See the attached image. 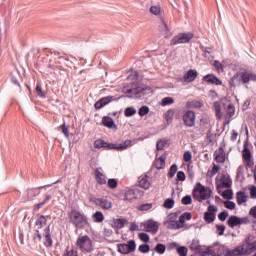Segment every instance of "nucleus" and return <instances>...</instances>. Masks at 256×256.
<instances>
[{"label":"nucleus","instance_id":"13","mask_svg":"<svg viewBox=\"0 0 256 256\" xmlns=\"http://www.w3.org/2000/svg\"><path fill=\"white\" fill-rule=\"evenodd\" d=\"M45 187H51V185L39 186L36 188H29L27 190V199L29 201H33L35 197H39V195H41V189H45Z\"/></svg>","mask_w":256,"mask_h":256},{"label":"nucleus","instance_id":"2","mask_svg":"<svg viewBox=\"0 0 256 256\" xmlns=\"http://www.w3.org/2000/svg\"><path fill=\"white\" fill-rule=\"evenodd\" d=\"M212 193L213 191L211 190V188L203 186V184H201L200 182L196 183L192 191L193 198L199 201V203L210 199Z\"/></svg>","mask_w":256,"mask_h":256},{"label":"nucleus","instance_id":"40","mask_svg":"<svg viewBox=\"0 0 256 256\" xmlns=\"http://www.w3.org/2000/svg\"><path fill=\"white\" fill-rule=\"evenodd\" d=\"M173 103H175V99H173L172 97H165L161 100L160 105L162 107H167V105H173Z\"/></svg>","mask_w":256,"mask_h":256},{"label":"nucleus","instance_id":"62","mask_svg":"<svg viewBox=\"0 0 256 256\" xmlns=\"http://www.w3.org/2000/svg\"><path fill=\"white\" fill-rule=\"evenodd\" d=\"M187 247H185V246H179L178 248H177V253H178V255H180V256H187Z\"/></svg>","mask_w":256,"mask_h":256},{"label":"nucleus","instance_id":"26","mask_svg":"<svg viewBox=\"0 0 256 256\" xmlns=\"http://www.w3.org/2000/svg\"><path fill=\"white\" fill-rule=\"evenodd\" d=\"M139 187L141 189H149L151 183L149 182V176L147 174L140 177V180L138 181Z\"/></svg>","mask_w":256,"mask_h":256},{"label":"nucleus","instance_id":"14","mask_svg":"<svg viewBox=\"0 0 256 256\" xmlns=\"http://www.w3.org/2000/svg\"><path fill=\"white\" fill-rule=\"evenodd\" d=\"M217 211V206H208L207 212L204 213V221L206 223H213L215 221V212Z\"/></svg>","mask_w":256,"mask_h":256},{"label":"nucleus","instance_id":"51","mask_svg":"<svg viewBox=\"0 0 256 256\" xmlns=\"http://www.w3.org/2000/svg\"><path fill=\"white\" fill-rule=\"evenodd\" d=\"M138 250L140 253H149V251H151V246H149V244H141L138 247Z\"/></svg>","mask_w":256,"mask_h":256},{"label":"nucleus","instance_id":"33","mask_svg":"<svg viewBox=\"0 0 256 256\" xmlns=\"http://www.w3.org/2000/svg\"><path fill=\"white\" fill-rule=\"evenodd\" d=\"M240 83L247 85L251 81V73L249 72H239Z\"/></svg>","mask_w":256,"mask_h":256},{"label":"nucleus","instance_id":"41","mask_svg":"<svg viewBox=\"0 0 256 256\" xmlns=\"http://www.w3.org/2000/svg\"><path fill=\"white\" fill-rule=\"evenodd\" d=\"M223 199H226L227 201H231L233 199V190L232 189H226L222 193Z\"/></svg>","mask_w":256,"mask_h":256},{"label":"nucleus","instance_id":"3","mask_svg":"<svg viewBox=\"0 0 256 256\" xmlns=\"http://www.w3.org/2000/svg\"><path fill=\"white\" fill-rule=\"evenodd\" d=\"M195 35L192 32H180L172 39L170 40V47H175V45H181V44H186L193 39Z\"/></svg>","mask_w":256,"mask_h":256},{"label":"nucleus","instance_id":"16","mask_svg":"<svg viewBox=\"0 0 256 256\" xmlns=\"http://www.w3.org/2000/svg\"><path fill=\"white\" fill-rule=\"evenodd\" d=\"M103 168L98 167L95 169V181L98 185H106L107 184V176L103 174Z\"/></svg>","mask_w":256,"mask_h":256},{"label":"nucleus","instance_id":"47","mask_svg":"<svg viewBox=\"0 0 256 256\" xmlns=\"http://www.w3.org/2000/svg\"><path fill=\"white\" fill-rule=\"evenodd\" d=\"M150 13H152V15H156L157 17H161V6H151Z\"/></svg>","mask_w":256,"mask_h":256},{"label":"nucleus","instance_id":"34","mask_svg":"<svg viewBox=\"0 0 256 256\" xmlns=\"http://www.w3.org/2000/svg\"><path fill=\"white\" fill-rule=\"evenodd\" d=\"M92 219H93L94 223H103V221H105V215H103V212H101V211H96L92 215Z\"/></svg>","mask_w":256,"mask_h":256},{"label":"nucleus","instance_id":"32","mask_svg":"<svg viewBox=\"0 0 256 256\" xmlns=\"http://www.w3.org/2000/svg\"><path fill=\"white\" fill-rule=\"evenodd\" d=\"M239 84H241V79L239 78V72H236L229 80V87L233 89V87H237Z\"/></svg>","mask_w":256,"mask_h":256},{"label":"nucleus","instance_id":"59","mask_svg":"<svg viewBox=\"0 0 256 256\" xmlns=\"http://www.w3.org/2000/svg\"><path fill=\"white\" fill-rule=\"evenodd\" d=\"M103 145H105V140L103 139H97L96 141H94L95 149H103Z\"/></svg>","mask_w":256,"mask_h":256},{"label":"nucleus","instance_id":"12","mask_svg":"<svg viewBox=\"0 0 256 256\" xmlns=\"http://www.w3.org/2000/svg\"><path fill=\"white\" fill-rule=\"evenodd\" d=\"M132 141L125 140L122 144H115V143H108V147L106 148L107 151L115 150V151H125L127 147H131Z\"/></svg>","mask_w":256,"mask_h":256},{"label":"nucleus","instance_id":"45","mask_svg":"<svg viewBox=\"0 0 256 256\" xmlns=\"http://www.w3.org/2000/svg\"><path fill=\"white\" fill-rule=\"evenodd\" d=\"M165 209H173L175 207V200L173 198H168L164 202Z\"/></svg>","mask_w":256,"mask_h":256},{"label":"nucleus","instance_id":"30","mask_svg":"<svg viewBox=\"0 0 256 256\" xmlns=\"http://www.w3.org/2000/svg\"><path fill=\"white\" fill-rule=\"evenodd\" d=\"M47 217H49V216L40 215L36 219L35 225H36V227H38V229H43V227H45L47 225Z\"/></svg>","mask_w":256,"mask_h":256},{"label":"nucleus","instance_id":"64","mask_svg":"<svg viewBox=\"0 0 256 256\" xmlns=\"http://www.w3.org/2000/svg\"><path fill=\"white\" fill-rule=\"evenodd\" d=\"M191 159H193V154H191L190 151L184 152V154H183V160H184L186 163H189V161H191Z\"/></svg>","mask_w":256,"mask_h":256},{"label":"nucleus","instance_id":"54","mask_svg":"<svg viewBox=\"0 0 256 256\" xmlns=\"http://www.w3.org/2000/svg\"><path fill=\"white\" fill-rule=\"evenodd\" d=\"M138 237L140 239V241H143V243H149V234L145 233V232H141L138 234Z\"/></svg>","mask_w":256,"mask_h":256},{"label":"nucleus","instance_id":"42","mask_svg":"<svg viewBox=\"0 0 256 256\" xmlns=\"http://www.w3.org/2000/svg\"><path fill=\"white\" fill-rule=\"evenodd\" d=\"M137 110L134 107H127L124 110L125 117H133V115H136Z\"/></svg>","mask_w":256,"mask_h":256},{"label":"nucleus","instance_id":"44","mask_svg":"<svg viewBox=\"0 0 256 256\" xmlns=\"http://www.w3.org/2000/svg\"><path fill=\"white\" fill-rule=\"evenodd\" d=\"M167 247H165L164 244L158 243L154 250L156 251V253H159V255H163V253H165Z\"/></svg>","mask_w":256,"mask_h":256},{"label":"nucleus","instance_id":"39","mask_svg":"<svg viewBox=\"0 0 256 256\" xmlns=\"http://www.w3.org/2000/svg\"><path fill=\"white\" fill-rule=\"evenodd\" d=\"M177 169H178L177 164H172L170 166V169L167 174L168 179H173V177H175V173H177Z\"/></svg>","mask_w":256,"mask_h":256},{"label":"nucleus","instance_id":"11","mask_svg":"<svg viewBox=\"0 0 256 256\" xmlns=\"http://www.w3.org/2000/svg\"><path fill=\"white\" fill-rule=\"evenodd\" d=\"M142 225L146 233H152L153 235H156V233L159 231V224L153 219L147 220Z\"/></svg>","mask_w":256,"mask_h":256},{"label":"nucleus","instance_id":"52","mask_svg":"<svg viewBox=\"0 0 256 256\" xmlns=\"http://www.w3.org/2000/svg\"><path fill=\"white\" fill-rule=\"evenodd\" d=\"M182 205H191L193 203V198L191 195H186L181 200Z\"/></svg>","mask_w":256,"mask_h":256},{"label":"nucleus","instance_id":"46","mask_svg":"<svg viewBox=\"0 0 256 256\" xmlns=\"http://www.w3.org/2000/svg\"><path fill=\"white\" fill-rule=\"evenodd\" d=\"M138 115L140 117H145V115H149V106H142L138 110Z\"/></svg>","mask_w":256,"mask_h":256},{"label":"nucleus","instance_id":"20","mask_svg":"<svg viewBox=\"0 0 256 256\" xmlns=\"http://www.w3.org/2000/svg\"><path fill=\"white\" fill-rule=\"evenodd\" d=\"M126 223H127V219L125 218H117V219L113 218L110 223V227H112L113 229H123Z\"/></svg>","mask_w":256,"mask_h":256},{"label":"nucleus","instance_id":"28","mask_svg":"<svg viewBox=\"0 0 256 256\" xmlns=\"http://www.w3.org/2000/svg\"><path fill=\"white\" fill-rule=\"evenodd\" d=\"M247 193L245 191H238L236 193V201L238 205H243V203H247Z\"/></svg>","mask_w":256,"mask_h":256},{"label":"nucleus","instance_id":"63","mask_svg":"<svg viewBox=\"0 0 256 256\" xmlns=\"http://www.w3.org/2000/svg\"><path fill=\"white\" fill-rule=\"evenodd\" d=\"M185 172L183 171H178L176 175V182L179 183V181H185Z\"/></svg>","mask_w":256,"mask_h":256},{"label":"nucleus","instance_id":"57","mask_svg":"<svg viewBox=\"0 0 256 256\" xmlns=\"http://www.w3.org/2000/svg\"><path fill=\"white\" fill-rule=\"evenodd\" d=\"M243 173H245V167L243 165H240L236 172V179H243Z\"/></svg>","mask_w":256,"mask_h":256},{"label":"nucleus","instance_id":"4","mask_svg":"<svg viewBox=\"0 0 256 256\" xmlns=\"http://www.w3.org/2000/svg\"><path fill=\"white\" fill-rule=\"evenodd\" d=\"M76 246L79 247L83 253H91L93 251V240L87 235L79 237Z\"/></svg>","mask_w":256,"mask_h":256},{"label":"nucleus","instance_id":"37","mask_svg":"<svg viewBox=\"0 0 256 256\" xmlns=\"http://www.w3.org/2000/svg\"><path fill=\"white\" fill-rule=\"evenodd\" d=\"M242 246H244V255H251L253 251H256V240L250 244V247H245V244H243Z\"/></svg>","mask_w":256,"mask_h":256},{"label":"nucleus","instance_id":"29","mask_svg":"<svg viewBox=\"0 0 256 256\" xmlns=\"http://www.w3.org/2000/svg\"><path fill=\"white\" fill-rule=\"evenodd\" d=\"M175 117V108L169 109L164 114V119L168 125L173 123V118Z\"/></svg>","mask_w":256,"mask_h":256},{"label":"nucleus","instance_id":"60","mask_svg":"<svg viewBox=\"0 0 256 256\" xmlns=\"http://www.w3.org/2000/svg\"><path fill=\"white\" fill-rule=\"evenodd\" d=\"M224 206L226 209H230V211H233V209H235V207H237L235 202L229 201V200L224 202Z\"/></svg>","mask_w":256,"mask_h":256},{"label":"nucleus","instance_id":"31","mask_svg":"<svg viewBox=\"0 0 256 256\" xmlns=\"http://www.w3.org/2000/svg\"><path fill=\"white\" fill-rule=\"evenodd\" d=\"M137 199V194H135V190H128L124 194V201H129V203H133Z\"/></svg>","mask_w":256,"mask_h":256},{"label":"nucleus","instance_id":"43","mask_svg":"<svg viewBox=\"0 0 256 256\" xmlns=\"http://www.w3.org/2000/svg\"><path fill=\"white\" fill-rule=\"evenodd\" d=\"M107 185H108L109 189H117L119 182L115 178H110L107 181Z\"/></svg>","mask_w":256,"mask_h":256},{"label":"nucleus","instance_id":"10","mask_svg":"<svg viewBox=\"0 0 256 256\" xmlns=\"http://www.w3.org/2000/svg\"><path fill=\"white\" fill-rule=\"evenodd\" d=\"M145 91H151V87L136 86L135 88L124 90V93H126V95H134L135 97H143L145 96Z\"/></svg>","mask_w":256,"mask_h":256},{"label":"nucleus","instance_id":"15","mask_svg":"<svg viewBox=\"0 0 256 256\" xmlns=\"http://www.w3.org/2000/svg\"><path fill=\"white\" fill-rule=\"evenodd\" d=\"M94 203L97 205V207L104 209V211H108V209L113 207V203H111V201H109L107 198H95Z\"/></svg>","mask_w":256,"mask_h":256},{"label":"nucleus","instance_id":"61","mask_svg":"<svg viewBox=\"0 0 256 256\" xmlns=\"http://www.w3.org/2000/svg\"><path fill=\"white\" fill-rule=\"evenodd\" d=\"M219 171H221V166L214 164L212 167V170L210 172V177H213L214 175H217V173H219Z\"/></svg>","mask_w":256,"mask_h":256},{"label":"nucleus","instance_id":"27","mask_svg":"<svg viewBox=\"0 0 256 256\" xmlns=\"http://www.w3.org/2000/svg\"><path fill=\"white\" fill-rule=\"evenodd\" d=\"M215 156V161L217 163H223L225 161V150L223 149V147H220L218 149V152L216 151L214 153Z\"/></svg>","mask_w":256,"mask_h":256},{"label":"nucleus","instance_id":"25","mask_svg":"<svg viewBox=\"0 0 256 256\" xmlns=\"http://www.w3.org/2000/svg\"><path fill=\"white\" fill-rule=\"evenodd\" d=\"M226 223L231 229H235V227H239V225H241L239 217L235 215L230 216Z\"/></svg>","mask_w":256,"mask_h":256},{"label":"nucleus","instance_id":"38","mask_svg":"<svg viewBox=\"0 0 256 256\" xmlns=\"http://www.w3.org/2000/svg\"><path fill=\"white\" fill-rule=\"evenodd\" d=\"M35 93L41 99H45V97H47V94L45 93V91H43V87H41L40 83H37Z\"/></svg>","mask_w":256,"mask_h":256},{"label":"nucleus","instance_id":"18","mask_svg":"<svg viewBox=\"0 0 256 256\" xmlns=\"http://www.w3.org/2000/svg\"><path fill=\"white\" fill-rule=\"evenodd\" d=\"M197 77H199V72L195 69H190L184 74L183 81H185V83H193Z\"/></svg>","mask_w":256,"mask_h":256},{"label":"nucleus","instance_id":"36","mask_svg":"<svg viewBox=\"0 0 256 256\" xmlns=\"http://www.w3.org/2000/svg\"><path fill=\"white\" fill-rule=\"evenodd\" d=\"M153 166L158 169H165V157L161 156L160 159L155 160Z\"/></svg>","mask_w":256,"mask_h":256},{"label":"nucleus","instance_id":"48","mask_svg":"<svg viewBox=\"0 0 256 256\" xmlns=\"http://www.w3.org/2000/svg\"><path fill=\"white\" fill-rule=\"evenodd\" d=\"M102 105H109V103H111V101H115V96H105L102 97L101 99Z\"/></svg>","mask_w":256,"mask_h":256},{"label":"nucleus","instance_id":"55","mask_svg":"<svg viewBox=\"0 0 256 256\" xmlns=\"http://www.w3.org/2000/svg\"><path fill=\"white\" fill-rule=\"evenodd\" d=\"M149 209H153V204L146 203L138 206V211H149Z\"/></svg>","mask_w":256,"mask_h":256},{"label":"nucleus","instance_id":"22","mask_svg":"<svg viewBox=\"0 0 256 256\" xmlns=\"http://www.w3.org/2000/svg\"><path fill=\"white\" fill-rule=\"evenodd\" d=\"M102 125L107 127L108 129H117V124H115V120L109 116H104L102 118Z\"/></svg>","mask_w":256,"mask_h":256},{"label":"nucleus","instance_id":"23","mask_svg":"<svg viewBox=\"0 0 256 256\" xmlns=\"http://www.w3.org/2000/svg\"><path fill=\"white\" fill-rule=\"evenodd\" d=\"M226 255L228 256H245L244 246H237L234 250H227Z\"/></svg>","mask_w":256,"mask_h":256},{"label":"nucleus","instance_id":"5","mask_svg":"<svg viewBox=\"0 0 256 256\" xmlns=\"http://www.w3.org/2000/svg\"><path fill=\"white\" fill-rule=\"evenodd\" d=\"M190 249L191 251H195L196 253H198V255L201 256H217V254L215 253V251L211 250V249H207V250H202L201 249V244H199V240H192L191 244H190Z\"/></svg>","mask_w":256,"mask_h":256},{"label":"nucleus","instance_id":"19","mask_svg":"<svg viewBox=\"0 0 256 256\" xmlns=\"http://www.w3.org/2000/svg\"><path fill=\"white\" fill-rule=\"evenodd\" d=\"M202 81L205 83H210L211 85H223V81L219 79V77L215 76V74H207L202 78Z\"/></svg>","mask_w":256,"mask_h":256},{"label":"nucleus","instance_id":"6","mask_svg":"<svg viewBox=\"0 0 256 256\" xmlns=\"http://www.w3.org/2000/svg\"><path fill=\"white\" fill-rule=\"evenodd\" d=\"M117 249L118 253H121L122 255H129V253H133V251L137 249V244L135 243V240H130L128 241V244H117Z\"/></svg>","mask_w":256,"mask_h":256},{"label":"nucleus","instance_id":"9","mask_svg":"<svg viewBox=\"0 0 256 256\" xmlns=\"http://www.w3.org/2000/svg\"><path fill=\"white\" fill-rule=\"evenodd\" d=\"M233 185V181L231 180V176L222 174L220 178V182L216 178V189L218 193H221V190L219 189H229Z\"/></svg>","mask_w":256,"mask_h":256},{"label":"nucleus","instance_id":"35","mask_svg":"<svg viewBox=\"0 0 256 256\" xmlns=\"http://www.w3.org/2000/svg\"><path fill=\"white\" fill-rule=\"evenodd\" d=\"M167 229L175 231L181 229V226L178 225V222L176 220H173V216H170Z\"/></svg>","mask_w":256,"mask_h":256},{"label":"nucleus","instance_id":"7","mask_svg":"<svg viewBox=\"0 0 256 256\" xmlns=\"http://www.w3.org/2000/svg\"><path fill=\"white\" fill-rule=\"evenodd\" d=\"M242 158L244 163H246L248 167H253V165H255V163L251 160L252 155H251V150L249 149V138H247L244 142V146L242 150Z\"/></svg>","mask_w":256,"mask_h":256},{"label":"nucleus","instance_id":"56","mask_svg":"<svg viewBox=\"0 0 256 256\" xmlns=\"http://www.w3.org/2000/svg\"><path fill=\"white\" fill-rule=\"evenodd\" d=\"M43 239V236L41 235V232L39 231V229L35 230L34 235H33V241H35V243L39 242Z\"/></svg>","mask_w":256,"mask_h":256},{"label":"nucleus","instance_id":"1","mask_svg":"<svg viewBox=\"0 0 256 256\" xmlns=\"http://www.w3.org/2000/svg\"><path fill=\"white\" fill-rule=\"evenodd\" d=\"M68 220L75 229H85L89 225V219L85 214L75 208L68 213Z\"/></svg>","mask_w":256,"mask_h":256},{"label":"nucleus","instance_id":"21","mask_svg":"<svg viewBox=\"0 0 256 256\" xmlns=\"http://www.w3.org/2000/svg\"><path fill=\"white\" fill-rule=\"evenodd\" d=\"M193 215H191L190 212H184L182 215L178 218V225H180V229H183L185 227V221H191Z\"/></svg>","mask_w":256,"mask_h":256},{"label":"nucleus","instance_id":"50","mask_svg":"<svg viewBox=\"0 0 256 256\" xmlns=\"http://www.w3.org/2000/svg\"><path fill=\"white\" fill-rule=\"evenodd\" d=\"M226 113L230 118L233 117L235 115V106L233 104H228Z\"/></svg>","mask_w":256,"mask_h":256},{"label":"nucleus","instance_id":"53","mask_svg":"<svg viewBox=\"0 0 256 256\" xmlns=\"http://www.w3.org/2000/svg\"><path fill=\"white\" fill-rule=\"evenodd\" d=\"M214 109L216 111L217 119L221 120V104H219V102H214Z\"/></svg>","mask_w":256,"mask_h":256},{"label":"nucleus","instance_id":"8","mask_svg":"<svg viewBox=\"0 0 256 256\" xmlns=\"http://www.w3.org/2000/svg\"><path fill=\"white\" fill-rule=\"evenodd\" d=\"M183 123L185 127H195V121H197V115L193 110H187L182 115Z\"/></svg>","mask_w":256,"mask_h":256},{"label":"nucleus","instance_id":"24","mask_svg":"<svg viewBox=\"0 0 256 256\" xmlns=\"http://www.w3.org/2000/svg\"><path fill=\"white\" fill-rule=\"evenodd\" d=\"M160 21L164 27V39H171V37H173V32L169 29V26L167 25V22H165V18H163V16L160 17Z\"/></svg>","mask_w":256,"mask_h":256},{"label":"nucleus","instance_id":"17","mask_svg":"<svg viewBox=\"0 0 256 256\" xmlns=\"http://www.w3.org/2000/svg\"><path fill=\"white\" fill-rule=\"evenodd\" d=\"M44 247H53V238H51V225L44 229Z\"/></svg>","mask_w":256,"mask_h":256},{"label":"nucleus","instance_id":"49","mask_svg":"<svg viewBox=\"0 0 256 256\" xmlns=\"http://www.w3.org/2000/svg\"><path fill=\"white\" fill-rule=\"evenodd\" d=\"M63 256H79V253L77 252V250L73 248L69 250V247H67Z\"/></svg>","mask_w":256,"mask_h":256},{"label":"nucleus","instance_id":"58","mask_svg":"<svg viewBox=\"0 0 256 256\" xmlns=\"http://www.w3.org/2000/svg\"><path fill=\"white\" fill-rule=\"evenodd\" d=\"M229 217V212L227 210H224L218 214L219 221H226V219Z\"/></svg>","mask_w":256,"mask_h":256}]
</instances>
